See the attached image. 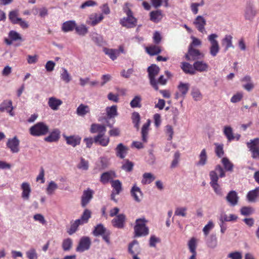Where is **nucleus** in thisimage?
Returning a JSON list of instances; mask_svg holds the SVG:
<instances>
[{
  "mask_svg": "<svg viewBox=\"0 0 259 259\" xmlns=\"http://www.w3.org/2000/svg\"><path fill=\"white\" fill-rule=\"evenodd\" d=\"M160 69L156 65H152L148 68V76L150 80V83L152 87L155 90H158L157 80L155 77L159 72Z\"/></svg>",
  "mask_w": 259,
  "mask_h": 259,
  "instance_id": "20e7f679",
  "label": "nucleus"
},
{
  "mask_svg": "<svg viewBox=\"0 0 259 259\" xmlns=\"http://www.w3.org/2000/svg\"><path fill=\"white\" fill-rule=\"evenodd\" d=\"M94 191L90 189H88L83 192V194L81 196V205L82 207H85L90 202L93 198Z\"/></svg>",
  "mask_w": 259,
  "mask_h": 259,
  "instance_id": "a211bd4d",
  "label": "nucleus"
},
{
  "mask_svg": "<svg viewBox=\"0 0 259 259\" xmlns=\"http://www.w3.org/2000/svg\"><path fill=\"white\" fill-rule=\"evenodd\" d=\"M33 219L35 221L38 222L42 225L47 224V221L44 215L40 213H36L33 215Z\"/></svg>",
  "mask_w": 259,
  "mask_h": 259,
  "instance_id": "e2e57ef3",
  "label": "nucleus"
},
{
  "mask_svg": "<svg viewBox=\"0 0 259 259\" xmlns=\"http://www.w3.org/2000/svg\"><path fill=\"white\" fill-rule=\"evenodd\" d=\"M137 22L136 19L133 16V14L127 15L120 20V23L123 26L127 28L134 27L136 26Z\"/></svg>",
  "mask_w": 259,
  "mask_h": 259,
  "instance_id": "ddd939ff",
  "label": "nucleus"
},
{
  "mask_svg": "<svg viewBox=\"0 0 259 259\" xmlns=\"http://www.w3.org/2000/svg\"><path fill=\"white\" fill-rule=\"evenodd\" d=\"M76 114L80 116H84L90 112V109L89 106L81 104L76 109Z\"/></svg>",
  "mask_w": 259,
  "mask_h": 259,
  "instance_id": "2f4dec72",
  "label": "nucleus"
},
{
  "mask_svg": "<svg viewBox=\"0 0 259 259\" xmlns=\"http://www.w3.org/2000/svg\"><path fill=\"white\" fill-rule=\"evenodd\" d=\"M77 167L83 170H87L89 168V162L84 158H81L80 162L78 164Z\"/></svg>",
  "mask_w": 259,
  "mask_h": 259,
  "instance_id": "774afa93",
  "label": "nucleus"
},
{
  "mask_svg": "<svg viewBox=\"0 0 259 259\" xmlns=\"http://www.w3.org/2000/svg\"><path fill=\"white\" fill-rule=\"evenodd\" d=\"M246 145L251 153L252 158L259 160V138L250 140Z\"/></svg>",
  "mask_w": 259,
  "mask_h": 259,
  "instance_id": "39448f33",
  "label": "nucleus"
},
{
  "mask_svg": "<svg viewBox=\"0 0 259 259\" xmlns=\"http://www.w3.org/2000/svg\"><path fill=\"white\" fill-rule=\"evenodd\" d=\"M237 217L234 214H231L229 216L224 212L220 214L219 220L220 222L224 223L225 222H230L236 220Z\"/></svg>",
  "mask_w": 259,
  "mask_h": 259,
  "instance_id": "79ce46f5",
  "label": "nucleus"
},
{
  "mask_svg": "<svg viewBox=\"0 0 259 259\" xmlns=\"http://www.w3.org/2000/svg\"><path fill=\"white\" fill-rule=\"evenodd\" d=\"M131 194L134 200L137 202H141L143 194L141 189L135 184L131 190Z\"/></svg>",
  "mask_w": 259,
  "mask_h": 259,
  "instance_id": "2eb2a0df",
  "label": "nucleus"
},
{
  "mask_svg": "<svg viewBox=\"0 0 259 259\" xmlns=\"http://www.w3.org/2000/svg\"><path fill=\"white\" fill-rule=\"evenodd\" d=\"M132 119L135 127L138 130L139 128L140 115L139 113L134 112L132 113Z\"/></svg>",
  "mask_w": 259,
  "mask_h": 259,
  "instance_id": "5fc2aeb1",
  "label": "nucleus"
},
{
  "mask_svg": "<svg viewBox=\"0 0 259 259\" xmlns=\"http://www.w3.org/2000/svg\"><path fill=\"white\" fill-rule=\"evenodd\" d=\"M193 67H194L195 71L202 72L208 71L209 66L207 63L203 60H197L193 63Z\"/></svg>",
  "mask_w": 259,
  "mask_h": 259,
  "instance_id": "4468645a",
  "label": "nucleus"
},
{
  "mask_svg": "<svg viewBox=\"0 0 259 259\" xmlns=\"http://www.w3.org/2000/svg\"><path fill=\"white\" fill-rule=\"evenodd\" d=\"M58 188V185L55 182L52 181L49 183L46 188V192L48 195H51L54 193Z\"/></svg>",
  "mask_w": 259,
  "mask_h": 259,
  "instance_id": "49530a36",
  "label": "nucleus"
},
{
  "mask_svg": "<svg viewBox=\"0 0 259 259\" xmlns=\"http://www.w3.org/2000/svg\"><path fill=\"white\" fill-rule=\"evenodd\" d=\"M26 255L28 259H37L38 257L36 249L34 248H31L27 250Z\"/></svg>",
  "mask_w": 259,
  "mask_h": 259,
  "instance_id": "052dcab7",
  "label": "nucleus"
},
{
  "mask_svg": "<svg viewBox=\"0 0 259 259\" xmlns=\"http://www.w3.org/2000/svg\"><path fill=\"white\" fill-rule=\"evenodd\" d=\"M22 190L21 197L25 200H28L30 198L31 189L29 183L23 182L21 185Z\"/></svg>",
  "mask_w": 259,
  "mask_h": 259,
  "instance_id": "dca6fc26",
  "label": "nucleus"
},
{
  "mask_svg": "<svg viewBox=\"0 0 259 259\" xmlns=\"http://www.w3.org/2000/svg\"><path fill=\"white\" fill-rule=\"evenodd\" d=\"M209 175L210 179V184L218 183L219 176L215 170L210 171Z\"/></svg>",
  "mask_w": 259,
  "mask_h": 259,
  "instance_id": "338daca9",
  "label": "nucleus"
},
{
  "mask_svg": "<svg viewBox=\"0 0 259 259\" xmlns=\"http://www.w3.org/2000/svg\"><path fill=\"white\" fill-rule=\"evenodd\" d=\"M76 22L74 20L67 21L64 22L62 26V30L64 32H68L75 29Z\"/></svg>",
  "mask_w": 259,
  "mask_h": 259,
  "instance_id": "bb28decb",
  "label": "nucleus"
},
{
  "mask_svg": "<svg viewBox=\"0 0 259 259\" xmlns=\"http://www.w3.org/2000/svg\"><path fill=\"white\" fill-rule=\"evenodd\" d=\"M60 78L61 80L65 83H69L71 80V76L68 72L67 70L65 68H61L60 72Z\"/></svg>",
  "mask_w": 259,
  "mask_h": 259,
  "instance_id": "37998d69",
  "label": "nucleus"
},
{
  "mask_svg": "<svg viewBox=\"0 0 259 259\" xmlns=\"http://www.w3.org/2000/svg\"><path fill=\"white\" fill-rule=\"evenodd\" d=\"M146 222L147 221L145 219L136 220V225L134 227L136 237L145 236L148 234L149 229L146 225Z\"/></svg>",
  "mask_w": 259,
  "mask_h": 259,
  "instance_id": "f03ea898",
  "label": "nucleus"
},
{
  "mask_svg": "<svg viewBox=\"0 0 259 259\" xmlns=\"http://www.w3.org/2000/svg\"><path fill=\"white\" fill-rule=\"evenodd\" d=\"M9 18L11 22L13 24H17L20 21V18L18 17V12L17 11H13L10 12Z\"/></svg>",
  "mask_w": 259,
  "mask_h": 259,
  "instance_id": "3c124183",
  "label": "nucleus"
},
{
  "mask_svg": "<svg viewBox=\"0 0 259 259\" xmlns=\"http://www.w3.org/2000/svg\"><path fill=\"white\" fill-rule=\"evenodd\" d=\"M187 208L186 207H179L176 208L175 211V215L182 217H186L187 215Z\"/></svg>",
  "mask_w": 259,
  "mask_h": 259,
  "instance_id": "4d7b16f0",
  "label": "nucleus"
},
{
  "mask_svg": "<svg viewBox=\"0 0 259 259\" xmlns=\"http://www.w3.org/2000/svg\"><path fill=\"white\" fill-rule=\"evenodd\" d=\"M104 135H98L94 137V142L99 143L100 145L106 147L109 142L110 139L108 137H104Z\"/></svg>",
  "mask_w": 259,
  "mask_h": 259,
  "instance_id": "c756f323",
  "label": "nucleus"
},
{
  "mask_svg": "<svg viewBox=\"0 0 259 259\" xmlns=\"http://www.w3.org/2000/svg\"><path fill=\"white\" fill-rule=\"evenodd\" d=\"M222 163L226 171H232L234 165L228 158H223L222 159Z\"/></svg>",
  "mask_w": 259,
  "mask_h": 259,
  "instance_id": "de8ad7c7",
  "label": "nucleus"
},
{
  "mask_svg": "<svg viewBox=\"0 0 259 259\" xmlns=\"http://www.w3.org/2000/svg\"><path fill=\"white\" fill-rule=\"evenodd\" d=\"M206 245L208 247L214 249L218 245V240L215 234H211L206 240Z\"/></svg>",
  "mask_w": 259,
  "mask_h": 259,
  "instance_id": "f704fd0d",
  "label": "nucleus"
},
{
  "mask_svg": "<svg viewBox=\"0 0 259 259\" xmlns=\"http://www.w3.org/2000/svg\"><path fill=\"white\" fill-rule=\"evenodd\" d=\"M189 88L190 84L188 83H183L182 82H180L178 87L179 92L183 96H185L186 95Z\"/></svg>",
  "mask_w": 259,
  "mask_h": 259,
  "instance_id": "09e8293b",
  "label": "nucleus"
},
{
  "mask_svg": "<svg viewBox=\"0 0 259 259\" xmlns=\"http://www.w3.org/2000/svg\"><path fill=\"white\" fill-rule=\"evenodd\" d=\"M104 19L102 14L93 13L91 14L87 20V23L94 26L99 23Z\"/></svg>",
  "mask_w": 259,
  "mask_h": 259,
  "instance_id": "9b49d317",
  "label": "nucleus"
},
{
  "mask_svg": "<svg viewBox=\"0 0 259 259\" xmlns=\"http://www.w3.org/2000/svg\"><path fill=\"white\" fill-rule=\"evenodd\" d=\"M257 13L254 6L252 4H248L247 5L245 9L244 17L246 20L252 21Z\"/></svg>",
  "mask_w": 259,
  "mask_h": 259,
  "instance_id": "9d476101",
  "label": "nucleus"
},
{
  "mask_svg": "<svg viewBox=\"0 0 259 259\" xmlns=\"http://www.w3.org/2000/svg\"><path fill=\"white\" fill-rule=\"evenodd\" d=\"M104 53L108 55L109 58L113 61L117 59L119 56V51L117 49L104 48L103 49Z\"/></svg>",
  "mask_w": 259,
  "mask_h": 259,
  "instance_id": "473e14b6",
  "label": "nucleus"
},
{
  "mask_svg": "<svg viewBox=\"0 0 259 259\" xmlns=\"http://www.w3.org/2000/svg\"><path fill=\"white\" fill-rule=\"evenodd\" d=\"M76 33L80 36H84L88 32V28L85 25L82 24L79 25H77L75 27Z\"/></svg>",
  "mask_w": 259,
  "mask_h": 259,
  "instance_id": "ea45409f",
  "label": "nucleus"
},
{
  "mask_svg": "<svg viewBox=\"0 0 259 259\" xmlns=\"http://www.w3.org/2000/svg\"><path fill=\"white\" fill-rule=\"evenodd\" d=\"M62 104V101L55 97H51L48 99V106L52 110L54 111L58 110L59 109L60 106Z\"/></svg>",
  "mask_w": 259,
  "mask_h": 259,
  "instance_id": "f3484780",
  "label": "nucleus"
},
{
  "mask_svg": "<svg viewBox=\"0 0 259 259\" xmlns=\"http://www.w3.org/2000/svg\"><path fill=\"white\" fill-rule=\"evenodd\" d=\"M191 95L195 101H200L202 98L200 91L197 89H193L192 91Z\"/></svg>",
  "mask_w": 259,
  "mask_h": 259,
  "instance_id": "69168bd1",
  "label": "nucleus"
},
{
  "mask_svg": "<svg viewBox=\"0 0 259 259\" xmlns=\"http://www.w3.org/2000/svg\"><path fill=\"white\" fill-rule=\"evenodd\" d=\"M155 179V176L150 172H145L143 175L141 183L143 185L149 184Z\"/></svg>",
  "mask_w": 259,
  "mask_h": 259,
  "instance_id": "e433bc0d",
  "label": "nucleus"
},
{
  "mask_svg": "<svg viewBox=\"0 0 259 259\" xmlns=\"http://www.w3.org/2000/svg\"><path fill=\"white\" fill-rule=\"evenodd\" d=\"M259 198V187H256L254 189L249 191L246 195V199L249 202H255Z\"/></svg>",
  "mask_w": 259,
  "mask_h": 259,
  "instance_id": "4be33fe9",
  "label": "nucleus"
},
{
  "mask_svg": "<svg viewBox=\"0 0 259 259\" xmlns=\"http://www.w3.org/2000/svg\"><path fill=\"white\" fill-rule=\"evenodd\" d=\"M92 40L98 46H102L104 43L103 36L97 32H92L90 35Z\"/></svg>",
  "mask_w": 259,
  "mask_h": 259,
  "instance_id": "c9c22d12",
  "label": "nucleus"
},
{
  "mask_svg": "<svg viewBox=\"0 0 259 259\" xmlns=\"http://www.w3.org/2000/svg\"><path fill=\"white\" fill-rule=\"evenodd\" d=\"M107 231H107L106 229L103 226V225L100 224L95 227L93 234L95 236H98L99 235H102Z\"/></svg>",
  "mask_w": 259,
  "mask_h": 259,
  "instance_id": "c03bdc74",
  "label": "nucleus"
},
{
  "mask_svg": "<svg viewBox=\"0 0 259 259\" xmlns=\"http://www.w3.org/2000/svg\"><path fill=\"white\" fill-rule=\"evenodd\" d=\"M91 241L89 237H82L80 238L78 245L76 248V251L79 252H83L88 250L90 248Z\"/></svg>",
  "mask_w": 259,
  "mask_h": 259,
  "instance_id": "6e6552de",
  "label": "nucleus"
},
{
  "mask_svg": "<svg viewBox=\"0 0 259 259\" xmlns=\"http://www.w3.org/2000/svg\"><path fill=\"white\" fill-rule=\"evenodd\" d=\"M106 112L108 119L113 118L117 115V106L113 105L111 107H107L106 108Z\"/></svg>",
  "mask_w": 259,
  "mask_h": 259,
  "instance_id": "58836bf2",
  "label": "nucleus"
},
{
  "mask_svg": "<svg viewBox=\"0 0 259 259\" xmlns=\"http://www.w3.org/2000/svg\"><path fill=\"white\" fill-rule=\"evenodd\" d=\"M9 37L13 41H16L18 40L22 41L21 35L17 32L14 30H11L10 31L9 33Z\"/></svg>",
  "mask_w": 259,
  "mask_h": 259,
  "instance_id": "680f3d73",
  "label": "nucleus"
},
{
  "mask_svg": "<svg viewBox=\"0 0 259 259\" xmlns=\"http://www.w3.org/2000/svg\"><path fill=\"white\" fill-rule=\"evenodd\" d=\"M62 248L64 251H69L72 246V240L68 238L63 240L62 244Z\"/></svg>",
  "mask_w": 259,
  "mask_h": 259,
  "instance_id": "864d4df0",
  "label": "nucleus"
},
{
  "mask_svg": "<svg viewBox=\"0 0 259 259\" xmlns=\"http://www.w3.org/2000/svg\"><path fill=\"white\" fill-rule=\"evenodd\" d=\"M49 132V126L44 122H38L29 128L30 134L34 137L45 136Z\"/></svg>",
  "mask_w": 259,
  "mask_h": 259,
  "instance_id": "f257e3e1",
  "label": "nucleus"
},
{
  "mask_svg": "<svg viewBox=\"0 0 259 259\" xmlns=\"http://www.w3.org/2000/svg\"><path fill=\"white\" fill-rule=\"evenodd\" d=\"M142 99L140 96H135L131 101L130 105L132 108L140 107Z\"/></svg>",
  "mask_w": 259,
  "mask_h": 259,
  "instance_id": "13d9d810",
  "label": "nucleus"
},
{
  "mask_svg": "<svg viewBox=\"0 0 259 259\" xmlns=\"http://www.w3.org/2000/svg\"><path fill=\"white\" fill-rule=\"evenodd\" d=\"M208 160V156L205 149H203L198 155V160L196 162V165L199 166H203L206 164Z\"/></svg>",
  "mask_w": 259,
  "mask_h": 259,
  "instance_id": "aec40b11",
  "label": "nucleus"
},
{
  "mask_svg": "<svg viewBox=\"0 0 259 259\" xmlns=\"http://www.w3.org/2000/svg\"><path fill=\"white\" fill-rule=\"evenodd\" d=\"M218 35L215 33L209 34L207 39L209 41V53L212 57H215L220 51L219 41L217 40Z\"/></svg>",
  "mask_w": 259,
  "mask_h": 259,
  "instance_id": "7ed1b4c3",
  "label": "nucleus"
},
{
  "mask_svg": "<svg viewBox=\"0 0 259 259\" xmlns=\"http://www.w3.org/2000/svg\"><path fill=\"white\" fill-rule=\"evenodd\" d=\"M163 17V13L160 10L152 11L150 13V19L154 23H158L160 22Z\"/></svg>",
  "mask_w": 259,
  "mask_h": 259,
  "instance_id": "5701e85b",
  "label": "nucleus"
},
{
  "mask_svg": "<svg viewBox=\"0 0 259 259\" xmlns=\"http://www.w3.org/2000/svg\"><path fill=\"white\" fill-rule=\"evenodd\" d=\"M147 53L151 55H155L161 52V49L159 47L153 46L146 48Z\"/></svg>",
  "mask_w": 259,
  "mask_h": 259,
  "instance_id": "6e6d98bb",
  "label": "nucleus"
},
{
  "mask_svg": "<svg viewBox=\"0 0 259 259\" xmlns=\"http://www.w3.org/2000/svg\"><path fill=\"white\" fill-rule=\"evenodd\" d=\"M181 68L183 71L187 74H194L195 71L193 65H192L188 62H183L181 65Z\"/></svg>",
  "mask_w": 259,
  "mask_h": 259,
  "instance_id": "4c0bfd02",
  "label": "nucleus"
},
{
  "mask_svg": "<svg viewBox=\"0 0 259 259\" xmlns=\"http://www.w3.org/2000/svg\"><path fill=\"white\" fill-rule=\"evenodd\" d=\"M192 57V60H197L203 58L204 55L197 49H193L192 47H189L188 54L186 55V58L188 60H190V57Z\"/></svg>",
  "mask_w": 259,
  "mask_h": 259,
  "instance_id": "f8f14e48",
  "label": "nucleus"
},
{
  "mask_svg": "<svg viewBox=\"0 0 259 259\" xmlns=\"http://www.w3.org/2000/svg\"><path fill=\"white\" fill-rule=\"evenodd\" d=\"M60 132L58 129H55L50 134L45 138V140L48 142L57 141L60 138Z\"/></svg>",
  "mask_w": 259,
  "mask_h": 259,
  "instance_id": "cd10ccee",
  "label": "nucleus"
},
{
  "mask_svg": "<svg viewBox=\"0 0 259 259\" xmlns=\"http://www.w3.org/2000/svg\"><path fill=\"white\" fill-rule=\"evenodd\" d=\"M6 145L13 153H18L20 151V140L16 136L9 138Z\"/></svg>",
  "mask_w": 259,
  "mask_h": 259,
  "instance_id": "0eeeda50",
  "label": "nucleus"
},
{
  "mask_svg": "<svg viewBox=\"0 0 259 259\" xmlns=\"http://www.w3.org/2000/svg\"><path fill=\"white\" fill-rule=\"evenodd\" d=\"M224 134L227 137L228 141L231 142L232 140H235L234 137L233 130L229 126H225L224 128Z\"/></svg>",
  "mask_w": 259,
  "mask_h": 259,
  "instance_id": "a18cd8bd",
  "label": "nucleus"
},
{
  "mask_svg": "<svg viewBox=\"0 0 259 259\" xmlns=\"http://www.w3.org/2000/svg\"><path fill=\"white\" fill-rule=\"evenodd\" d=\"M106 131V129L105 125L97 123L92 124L90 128V132L91 133H98V135H104Z\"/></svg>",
  "mask_w": 259,
  "mask_h": 259,
  "instance_id": "412c9836",
  "label": "nucleus"
},
{
  "mask_svg": "<svg viewBox=\"0 0 259 259\" xmlns=\"http://www.w3.org/2000/svg\"><path fill=\"white\" fill-rule=\"evenodd\" d=\"M116 177V175L113 171H107L102 174L100 178V181L103 184H107L112 181V179Z\"/></svg>",
  "mask_w": 259,
  "mask_h": 259,
  "instance_id": "393cba45",
  "label": "nucleus"
},
{
  "mask_svg": "<svg viewBox=\"0 0 259 259\" xmlns=\"http://www.w3.org/2000/svg\"><path fill=\"white\" fill-rule=\"evenodd\" d=\"M215 153L219 157H221L224 155L223 145L215 143Z\"/></svg>",
  "mask_w": 259,
  "mask_h": 259,
  "instance_id": "0e129e2a",
  "label": "nucleus"
},
{
  "mask_svg": "<svg viewBox=\"0 0 259 259\" xmlns=\"http://www.w3.org/2000/svg\"><path fill=\"white\" fill-rule=\"evenodd\" d=\"M222 45L225 47L226 51L230 48H234L232 44V36L230 35H226L222 40Z\"/></svg>",
  "mask_w": 259,
  "mask_h": 259,
  "instance_id": "a19ab883",
  "label": "nucleus"
},
{
  "mask_svg": "<svg viewBox=\"0 0 259 259\" xmlns=\"http://www.w3.org/2000/svg\"><path fill=\"white\" fill-rule=\"evenodd\" d=\"M134 164L128 160H125L123 163L121 168L124 170L130 172L133 170Z\"/></svg>",
  "mask_w": 259,
  "mask_h": 259,
  "instance_id": "bf43d9fd",
  "label": "nucleus"
},
{
  "mask_svg": "<svg viewBox=\"0 0 259 259\" xmlns=\"http://www.w3.org/2000/svg\"><path fill=\"white\" fill-rule=\"evenodd\" d=\"M14 107L12 105V101L10 100H5L0 104V111L7 112L11 116H14L15 114L13 111Z\"/></svg>",
  "mask_w": 259,
  "mask_h": 259,
  "instance_id": "1a4fd4ad",
  "label": "nucleus"
},
{
  "mask_svg": "<svg viewBox=\"0 0 259 259\" xmlns=\"http://www.w3.org/2000/svg\"><path fill=\"white\" fill-rule=\"evenodd\" d=\"M226 199L231 205H236L238 201V197L236 192L235 191L229 192L226 196Z\"/></svg>",
  "mask_w": 259,
  "mask_h": 259,
  "instance_id": "a878e982",
  "label": "nucleus"
},
{
  "mask_svg": "<svg viewBox=\"0 0 259 259\" xmlns=\"http://www.w3.org/2000/svg\"><path fill=\"white\" fill-rule=\"evenodd\" d=\"M151 121L148 119L147 122L144 124L142 128V141L144 142L147 141L148 134L149 132V128L150 125Z\"/></svg>",
  "mask_w": 259,
  "mask_h": 259,
  "instance_id": "72a5a7b5",
  "label": "nucleus"
},
{
  "mask_svg": "<svg viewBox=\"0 0 259 259\" xmlns=\"http://www.w3.org/2000/svg\"><path fill=\"white\" fill-rule=\"evenodd\" d=\"M125 216L123 214H119L112 220V225L117 228H122L124 226Z\"/></svg>",
  "mask_w": 259,
  "mask_h": 259,
  "instance_id": "6ab92c4d",
  "label": "nucleus"
},
{
  "mask_svg": "<svg viewBox=\"0 0 259 259\" xmlns=\"http://www.w3.org/2000/svg\"><path fill=\"white\" fill-rule=\"evenodd\" d=\"M64 137L67 144L73 147H75L80 144L81 138L78 136H64Z\"/></svg>",
  "mask_w": 259,
  "mask_h": 259,
  "instance_id": "c85d7f7f",
  "label": "nucleus"
},
{
  "mask_svg": "<svg viewBox=\"0 0 259 259\" xmlns=\"http://www.w3.org/2000/svg\"><path fill=\"white\" fill-rule=\"evenodd\" d=\"M111 186L113 188V195H118L122 191V184L118 180L111 181Z\"/></svg>",
  "mask_w": 259,
  "mask_h": 259,
  "instance_id": "7c9ffc66",
  "label": "nucleus"
},
{
  "mask_svg": "<svg viewBox=\"0 0 259 259\" xmlns=\"http://www.w3.org/2000/svg\"><path fill=\"white\" fill-rule=\"evenodd\" d=\"M193 24L197 30L200 33H206L205 27L206 25V20L204 17L201 15H198L194 19Z\"/></svg>",
  "mask_w": 259,
  "mask_h": 259,
  "instance_id": "423d86ee",
  "label": "nucleus"
},
{
  "mask_svg": "<svg viewBox=\"0 0 259 259\" xmlns=\"http://www.w3.org/2000/svg\"><path fill=\"white\" fill-rule=\"evenodd\" d=\"M254 209L251 206H243L240 209V213L244 216H248L253 214Z\"/></svg>",
  "mask_w": 259,
  "mask_h": 259,
  "instance_id": "603ef678",
  "label": "nucleus"
},
{
  "mask_svg": "<svg viewBox=\"0 0 259 259\" xmlns=\"http://www.w3.org/2000/svg\"><path fill=\"white\" fill-rule=\"evenodd\" d=\"M116 154L117 157L123 159L126 155L128 151V148L123 144H119L115 148Z\"/></svg>",
  "mask_w": 259,
  "mask_h": 259,
  "instance_id": "b1692460",
  "label": "nucleus"
},
{
  "mask_svg": "<svg viewBox=\"0 0 259 259\" xmlns=\"http://www.w3.org/2000/svg\"><path fill=\"white\" fill-rule=\"evenodd\" d=\"M188 246L191 253H197V242L196 238L193 237L188 242Z\"/></svg>",
  "mask_w": 259,
  "mask_h": 259,
  "instance_id": "8fccbe9b",
  "label": "nucleus"
}]
</instances>
